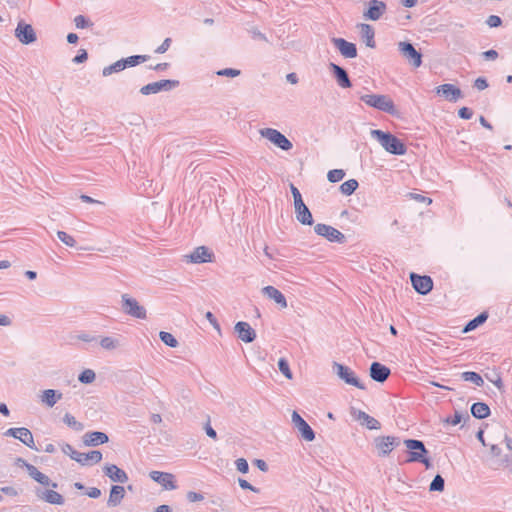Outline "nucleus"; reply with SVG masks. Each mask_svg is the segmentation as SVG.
<instances>
[{
    "label": "nucleus",
    "mask_w": 512,
    "mask_h": 512,
    "mask_svg": "<svg viewBox=\"0 0 512 512\" xmlns=\"http://www.w3.org/2000/svg\"><path fill=\"white\" fill-rule=\"evenodd\" d=\"M17 439L21 441L27 447L38 451V448L35 445L33 434L28 428L19 427L17 433Z\"/></svg>",
    "instance_id": "473e14b6"
},
{
    "label": "nucleus",
    "mask_w": 512,
    "mask_h": 512,
    "mask_svg": "<svg viewBox=\"0 0 512 512\" xmlns=\"http://www.w3.org/2000/svg\"><path fill=\"white\" fill-rule=\"evenodd\" d=\"M292 422L295 428H297V430L300 432L303 439L309 442L315 439V432L313 429L296 411H293L292 413Z\"/></svg>",
    "instance_id": "4468645a"
},
{
    "label": "nucleus",
    "mask_w": 512,
    "mask_h": 512,
    "mask_svg": "<svg viewBox=\"0 0 512 512\" xmlns=\"http://www.w3.org/2000/svg\"><path fill=\"white\" fill-rule=\"evenodd\" d=\"M87 495L93 499L99 498L101 496V490L97 487L89 488L87 491Z\"/></svg>",
    "instance_id": "338daca9"
},
{
    "label": "nucleus",
    "mask_w": 512,
    "mask_h": 512,
    "mask_svg": "<svg viewBox=\"0 0 512 512\" xmlns=\"http://www.w3.org/2000/svg\"><path fill=\"white\" fill-rule=\"evenodd\" d=\"M328 67L330 72L333 74L337 84L341 88H350L352 86V82L349 78V75L343 67L333 62H331Z\"/></svg>",
    "instance_id": "a211bd4d"
},
{
    "label": "nucleus",
    "mask_w": 512,
    "mask_h": 512,
    "mask_svg": "<svg viewBox=\"0 0 512 512\" xmlns=\"http://www.w3.org/2000/svg\"><path fill=\"white\" fill-rule=\"evenodd\" d=\"M238 483H239V486L244 489V490H250V491H253V492H259V490L254 487L253 485H251L247 480L245 479H242V478H239L238 479Z\"/></svg>",
    "instance_id": "bf43d9fd"
},
{
    "label": "nucleus",
    "mask_w": 512,
    "mask_h": 512,
    "mask_svg": "<svg viewBox=\"0 0 512 512\" xmlns=\"http://www.w3.org/2000/svg\"><path fill=\"white\" fill-rule=\"evenodd\" d=\"M461 378L464 381L472 382L473 384H475L478 387H481L484 384V380L481 377V375L474 371H465V372L461 373Z\"/></svg>",
    "instance_id": "e433bc0d"
},
{
    "label": "nucleus",
    "mask_w": 512,
    "mask_h": 512,
    "mask_svg": "<svg viewBox=\"0 0 512 512\" xmlns=\"http://www.w3.org/2000/svg\"><path fill=\"white\" fill-rule=\"evenodd\" d=\"M462 418H463L462 414L459 413L458 411H455L454 415L451 417H448L446 422L455 426L462 421Z\"/></svg>",
    "instance_id": "680f3d73"
},
{
    "label": "nucleus",
    "mask_w": 512,
    "mask_h": 512,
    "mask_svg": "<svg viewBox=\"0 0 512 512\" xmlns=\"http://www.w3.org/2000/svg\"><path fill=\"white\" fill-rule=\"evenodd\" d=\"M74 460L82 466H91L102 460V453L99 450H93L88 453H80V456L74 457Z\"/></svg>",
    "instance_id": "a878e982"
},
{
    "label": "nucleus",
    "mask_w": 512,
    "mask_h": 512,
    "mask_svg": "<svg viewBox=\"0 0 512 512\" xmlns=\"http://www.w3.org/2000/svg\"><path fill=\"white\" fill-rule=\"evenodd\" d=\"M178 80L172 79H163L157 82H152L147 85H144L140 88V93L142 95H151L157 94L161 91H170L179 86Z\"/></svg>",
    "instance_id": "6e6552de"
},
{
    "label": "nucleus",
    "mask_w": 512,
    "mask_h": 512,
    "mask_svg": "<svg viewBox=\"0 0 512 512\" xmlns=\"http://www.w3.org/2000/svg\"><path fill=\"white\" fill-rule=\"evenodd\" d=\"M482 56L486 60H495L498 57V52L496 50L490 49V50L484 51L482 53Z\"/></svg>",
    "instance_id": "69168bd1"
},
{
    "label": "nucleus",
    "mask_w": 512,
    "mask_h": 512,
    "mask_svg": "<svg viewBox=\"0 0 512 512\" xmlns=\"http://www.w3.org/2000/svg\"><path fill=\"white\" fill-rule=\"evenodd\" d=\"M398 49L410 65L415 68L422 65V54L420 51L416 50L412 43L406 41L399 42Z\"/></svg>",
    "instance_id": "1a4fd4ad"
},
{
    "label": "nucleus",
    "mask_w": 512,
    "mask_h": 512,
    "mask_svg": "<svg viewBox=\"0 0 512 512\" xmlns=\"http://www.w3.org/2000/svg\"><path fill=\"white\" fill-rule=\"evenodd\" d=\"M186 257L188 258V262L200 264L211 262L213 253L207 247L199 246Z\"/></svg>",
    "instance_id": "b1692460"
},
{
    "label": "nucleus",
    "mask_w": 512,
    "mask_h": 512,
    "mask_svg": "<svg viewBox=\"0 0 512 512\" xmlns=\"http://www.w3.org/2000/svg\"><path fill=\"white\" fill-rule=\"evenodd\" d=\"M63 422L69 427L75 429L76 431H80L83 429V424L76 421L75 417L70 413H66L63 417Z\"/></svg>",
    "instance_id": "c03bdc74"
},
{
    "label": "nucleus",
    "mask_w": 512,
    "mask_h": 512,
    "mask_svg": "<svg viewBox=\"0 0 512 512\" xmlns=\"http://www.w3.org/2000/svg\"><path fill=\"white\" fill-rule=\"evenodd\" d=\"M390 369L380 362H372L369 368V375L372 380L383 383L390 376Z\"/></svg>",
    "instance_id": "6ab92c4d"
},
{
    "label": "nucleus",
    "mask_w": 512,
    "mask_h": 512,
    "mask_svg": "<svg viewBox=\"0 0 512 512\" xmlns=\"http://www.w3.org/2000/svg\"><path fill=\"white\" fill-rule=\"evenodd\" d=\"M444 487V478L440 474H437L430 483L429 490L432 492H442L444 490Z\"/></svg>",
    "instance_id": "a19ab883"
},
{
    "label": "nucleus",
    "mask_w": 512,
    "mask_h": 512,
    "mask_svg": "<svg viewBox=\"0 0 512 512\" xmlns=\"http://www.w3.org/2000/svg\"><path fill=\"white\" fill-rule=\"evenodd\" d=\"M150 59L149 55H132L127 58H122L123 67L126 69L128 67H134L141 63L146 62Z\"/></svg>",
    "instance_id": "c9c22d12"
},
{
    "label": "nucleus",
    "mask_w": 512,
    "mask_h": 512,
    "mask_svg": "<svg viewBox=\"0 0 512 512\" xmlns=\"http://www.w3.org/2000/svg\"><path fill=\"white\" fill-rule=\"evenodd\" d=\"M235 465H236L237 470L243 474H245L249 471L248 462L244 458H238L235 461Z\"/></svg>",
    "instance_id": "603ef678"
},
{
    "label": "nucleus",
    "mask_w": 512,
    "mask_h": 512,
    "mask_svg": "<svg viewBox=\"0 0 512 512\" xmlns=\"http://www.w3.org/2000/svg\"><path fill=\"white\" fill-rule=\"evenodd\" d=\"M387 10L385 2L380 0H369L367 3V9L363 12V16L367 20L377 21Z\"/></svg>",
    "instance_id": "ddd939ff"
},
{
    "label": "nucleus",
    "mask_w": 512,
    "mask_h": 512,
    "mask_svg": "<svg viewBox=\"0 0 512 512\" xmlns=\"http://www.w3.org/2000/svg\"><path fill=\"white\" fill-rule=\"evenodd\" d=\"M436 93L443 96L450 102H456L458 99L463 97V93L460 88L448 83L437 86Z\"/></svg>",
    "instance_id": "f3484780"
},
{
    "label": "nucleus",
    "mask_w": 512,
    "mask_h": 512,
    "mask_svg": "<svg viewBox=\"0 0 512 512\" xmlns=\"http://www.w3.org/2000/svg\"><path fill=\"white\" fill-rule=\"evenodd\" d=\"M125 496V488L120 485H113L110 490L109 498L107 501L108 507L118 506Z\"/></svg>",
    "instance_id": "2f4dec72"
},
{
    "label": "nucleus",
    "mask_w": 512,
    "mask_h": 512,
    "mask_svg": "<svg viewBox=\"0 0 512 512\" xmlns=\"http://www.w3.org/2000/svg\"><path fill=\"white\" fill-rule=\"evenodd\" d=\"M88 59V53L85 49H80L78 54L73 58V63L81 64L84 63Z\"/></svg>",
    "instance_id": "6e6d98bb"
},
{
    "label": "nucleus",
    "mask_w": 512,
    "mask_h": 512,
    "mask_svg": "<svg viewBox=\"0 0 512 512\" xmlns=\"http://www.w3.org/2000/svg\"><path fill=\"white\" fill-rule=\"evenodd\" d=\"M488 319V312L484 311L478 314L475 318L468 321V323L464 326L463 332L467 333L470 332L480 325L484 324L486 320Z\"/></svg>",
    "instance_id": "f704fd0d"
},
{
    "label": "nucleus",
    "mask_w": 512,
    "mask_h": 512,
    "mask_svg": "<svg viewBox=\"0 0 512 512\" xmlns=\"http://www.w3.org/2000/svg\"><path fill=\"white\" fill-rule=\"evenodd\" d=\"M121 299V308L125 314L137 319H146L147 313L145 307L140 305L135 298H132L128 294H123Z\"/></svg>",
    "instance_id": "39448f33"
},
{
    "label": "nucleus",
    "mask_w": 512,
    "mask_h": 512,
    "mask_svg": "<svg viewBox=\"0 0 512 512\" xmlns=\"http://www.w3.org/2000/svg\"><path fill=\"white\" fill-rule=\"evenodd\" d=\"M62 452L66 455H68L71 459L74 460V457L80 456V452L76 451L72 445L68 443H64L61 447Z\"/></svg>",
    "instance_id": "3c124183"
},
{
    "label": "nucleus",
    "mask_w": 512,
    "mask_h": 512,
    "mask_svg": "<svg viewBox=\"0 0 512 512\" xmlns=\"http://www.w3.org/2000/svg\"><path fill=\"white\" fill-rule=\"evenodd\" d=\"M374 445L380 457H385L400 445V438L395 436H379L374 439Z\"/></svg>",
    "instance_id": "9d476101"
},
{
    "label": "nucleus",
    "mask_w": 512,
    "mask_h": 512,
    "mask_svg": "<svg viewBox=\"0 0 512 512\" xmlns=\"http://www.w3.org/2000/svg\"><path fill=\"white\" fill-rule=\"evenodd\" d=\"M410 280L415 291L421 295H426L433 289V280L430 276L411 273Z\"/></svg>",
    "instance_id": "9b49d317"
},
{
    "label": "nucleus",
    "mask_w": 512,
    "mask_h": 512,
    "mask_svg": "<svg viewBox=\"0 0 512 512\" xmlns=\"http://www.w3.org/2000/svg\"><path fill=\"white\" fill-rule=\"evenodd\" d=\"M150 478L160 484L166 490H174L177 488L175 476L168 472L151 471Z\"/></svg>",
    "instance_id": "dca6fc26"
},
{
    "label": "nucleus",
    "mask_w": 512,
    "mask_h": 512,
    "mask_svg": "<svg viewBox=\"0 0 512 512\" xmlns=\"http://www.w3.org/2000/svg\"><path fill=\"white\" fill-rule=\"evenodd\" d=\"M360 100L366 105L390 115L395 116L398 113L393 100L388 95L365 94L360 97Z\"/></svg>",
    "instance_id": "f03ea898"
},
{
    "label": "nucleus",
    "mask_w": 512,
    "mask_h": 512,
    "mask_svg": "<svg viewBox=\"0 0 512 512\" xmlns=\"http://www.w3.org/2000/svg\"><path fill=\"white\" fill-rule=\"evenodd\" d=\"M351 414L356 420L361 421V424L365 425L370 430H378L381 428L380 422L364 411L352 408Z\"/></svg>",
    "instance_id": "4be33fe9"
},
{
    "label": "nucleus",
    "mask_w": 512,
    "mask_h": 512,
    "mask_svg": "<svg viewBox=\"0 0 512 512\" xmlns=\"http://www.w3.org/2000/svg\"><path fill=\"white\" fill-rule=\"evenodd\" d=\"M471 414L477 419H485L490 415V408L484 402H476L471 406Z\"/></svg>",
    "instance_id": "72a5a7b5"
},
{
    "label": "nucleus",
    "mask_w": 512,
    "mask_h": 512,
    "mask_svg": "<svg viewBox=\"0 0 512 512\" xmlns=\"http://www.w3.org/2000/svg\"><path fill=\"white\" fill-rule=\"evenodd\" d=\"M95 378L96 374L91 369H86L82 371L78 376V380L83 384H90L95 380Z\"/></svg>",
    "instance_id": "37998d69"
},
{
    "label": "nucleus",
    "mask_w": 512,
    "mask_h": 512,
    "mask_svg": "<svg viewBox=\"0 0 512 512\" xmlns=\"http://www.w3.org/2000/svg\"><path fill=\"white\" fill-rule=\"evenodd\" d=\"M27 472L31 478L43 486H51L52 488H57L58 486L57 483L52 482L47 475L40 472L34 465H27Z\"/></svg>",
    "instance_id": "bb28decb"
},
{
    "label": "nucleus",
    "mask_w": 512,
    "mask_h": 512,
    "mask_svg": "<svg viewBox=\"0 0 512 512\" xmlns=\"http://www.w3.org/2000/svg\"><path fill=\"white\" fill-rule=\"evenodd\" d=\"M63 394L59 390L46 389L41 392L39 399L41 403L48 407H53L59 400H61Z\"/></svg>",
    "instance_id": "cd10ccee"
},
{
    "label": "nucleus",
    "mask_w": 512,
    "mask_h": 512,
    "mask_svg": "<svg viewBox=\"0 0 512 512\" xmlns=\"http://www.w3.org/2000/svg\"><path fill=\"white\" fill-rule=\"evenodd\" d=\"M171 43H172V39L171 38L164 39L162 44L156 48L155 53H158V54L165 53L170 48Z\"/></svg>",
    "instance_id": "4d7b16f0"
},
{
    "label": "nucleus",
    "mask_w": 512,
    "mask_h": 512,
    "mask_svg": "<svg viewBox=\"0 0 512 512\" xmlns=\"http://www.w3.org/2000/svg\"><path fill=\"white\" fill-rule=\"evenodd\" d=\"M83 444L89 447H96L109 441L106 433L100 431L87 432L82 437Z\"/></svg>",
    "instance_id": "412c9836"
},
{
    "label": "nucleus",
    "mask_w": 512,
    "mask_h": 512,
    "mask_svg": "<svg viewBox=\"0 0 512 512\" xmlns=\"http://www.w3.org/2000/svg\"><path fill=\"white\" fill-rule=\"evenodd\" d=\"M187 499L189 502H199L204 499V496L201 493L189 491L187 493Z\"/></svg>",
    "instance_id": "052dcab7"
},
{
    "label": "nucleus",
    "mask_w": 512,
    "mask_h": 512,
    "mask_svg": "<svg viewBox=\"0 0 512 512\" xmlns=\"http://www.w3.org/2000/svg\"><path fill=\"white\" fill-rule=\"evenodd\" d=\"M100 346L107 350L112 351L120 347L121 343L119 339L113 338V337H102L99 341Z\"/></svg>",
    "instance_id": "58836bf2"
},
{
    "label": "nucleus",
    "mask_w": 512,
    "mask_h": 512,
    "mask_svg": "<svg viewBox=\"0 0 512 512\" xmlns=\"http://www.w3.org/2000/svg\"><path fill=\"white\" fill-rule=\"evenodd\" d=\"M458 116L462 119L469 120L473 116V111L468 107H462L458 110Z\"/></svg>",
    "instance_id": "13d9d810"
},
{
    "label": "nucleus",
    "mask_w": 512,
    "mask_h": 512,
    "mask_svg": "<svg viewBox=\"0 0 512 512\" xmlns=\"http://www.w3.org/2000/svg\"><path fill=\"white\" fill-rule=\"evenodd\" d=\"M124 69L125 68L123 67L122 59H120V60L116 61L115 63H113V64H111L109 66L104 67L103 70H102V75L104 77H107V76H110L113 73L121 72Z\"/></svg>",
    "instance_id": "ea45409f"
},
{
    "label": "nucleus",
    "mask_w": 512,
    "mask_h": 512,
    "mask_svg": "<svg viewBox=\"0 0 512 512\" xmlns=\"http://www.w3.org/2000/svg\"><path fill=\"white\" fill-rule=\"evenodd\" d=\"M278 369L287 379H292V372L290 370L289 363L285 358H280L278 360Z\"/></svg>",
    "instance_id": "49530a36"
},
{
    "label": "nucleus",
    "mask_w": 512,
    "mask_h": 512,
    "mask_svg": "<svg viewBox=\"0 0 512 512\" xmlns=\"http://www.w3.org/2000/svg\"><path fill=\"white\" fill-rule=\"evenodd\" d=\"M332 44L339 50L340 54L345 58L357 57V47L354 43L345 40L344 38L333 37Z\"/></svg>",
    "instance_id": "2eb2a0df"
},
{
    "label": "nucleus",
    "mask_w": 512,
    "mask_h": 512,
    "mask_svg": "<svg viewBox=\"0 0 512 512\" xmlns=\"http://www.w3.org/2000/svg\"><path fill=\"white\" fill-rule=\"evenodd\" d=\"M74 23H75V26L78 29L88 28V27H91L93 25V23L87 17H85L84 15L76 16L74 18Z\"/></svg>",
    "instance_id": "09e8293b"
},
{
    "label": "nucleus",
    "mask_w": 512,
    "mask_h": 512,
    "mask_svg": "<svg viewBox=\"0 0 512 512\" xmlns=\"http://www.w3.org/2000/svg\"><path fill=\"white\" fill-rule=\"evenodd\" d=\"M332 368L333 372L346 384L355 386L361 390L366 389V386L358 379L354 371L348 366L338 362H333Z\"/></svg>",
    "instance_id": "20e7f679"
},
{
    "label": "nucleus",
    "mask_w": 512,
    "mask_h": 512,
    "mask_svg": "<svg viewBox=\"0 0 512 512\" xmlns=\"http://www.w3.org/2000/svg\"><path fill=\"white\" fill-rule=\"evenodd\" d=\"M404 444L410 450L407 462L422 463L427 469L432 466L430 459L427 457L429 451L421 440L406 439L404 440Z\"/></svg>",
    "instance_id": "7ed1b4c3"
},
{
    "label": "nucleus",
    "mask_w": 512,
    "mask_h": 512,
    "mask_svg": "<svg viewBox=\"0 0 512 512\" xmlns=\"http://www.w3.org/2000/svg\"><path fill=\"white\" fill-rule=\"evenodd\" d=\"M262 292L268 298L274 300L281 308L287 307V301L284 294L273 286H265Z\"/></svg>",
    "instance_id": "7c9ffc66"
},
{
    "label": "nucleus",
    "mask_w": 512,
    "mask_h": 512,
    "mask_svg": "<svg viewBox=\"0 0 512 512\" xmlns=\"http://www.w3.org/2000/svg\"><path fill=\"white\" fill-rule=\"evenodd\" d=\"M235 332L238 334V338L245 343H251L256 338L255 330L250 326L249 323L239 321L235 324Z\"/></svg>",
    "instance_id": "aec40b11"
},
{
    "label": "nucleus",
    "mask_w": 512,
    "mask_h": 512,
    "mask_svg": "<svg viewBox=\"0 0 512 512\" xmlns=\"http://www.w3.org/2000/svg\"><path fill=\"white\" fill-rule=\"evenodd\" d=\"M205 317L215 329L220 330V325L212 312H206Z\"/></svg>",
    "instance_id": "0e129e2a"
},
{
    "label": "nucleus",
    "mask_w": 512,
    "mask_h": 512,
    "mask_svg": "<svg viewBox=\"0 0 512 512\" xmlns=\"http://www.w3.org/2000/svg\"><path fill=\"white\" fill-rule=\"evenodd\" d=\"M345 177V171L342 169L330 170L327 174V178L330 182L336 183L341 181Z\"/></svg>",
    "instance_id": "a18cd8bd"
},
{
    "label": "nucleus",
    "mask_w": 512,
    "mask_h": 512,
    "mask_svg": "<svg viewBox=\"0 0 512 512\" xmlns=\"http://www.w3.org/2000/svg\"><path fill=\"white\" fill-rule=\"evenodd\" d=\"M103 472L113 482L126 483L129 479L127 473L115 464L105 465Z\"/></svg>",
    "instance_id": "5701e85b"
},
{
    "label": "nucleus",
    "mask_w": 512,
    "mask_h": 512,
    "mask_svg": "<svg viewBox=\"0 0 512 512\" xmlns=\"http://www.w3.org/2000/svg\"><path fill=\"white\" fill-rule=\"evenodd\" d=\"M260 134L262 137L268 139L270 142L284 151H288L293 147L292 142L280 131L274 128L261 129Z\"/></svg>",
    "instance_id": "423d86ee"
},
{
    "label": "nucleus",
    "mask_w": 512,
    "mask_h": 512,
    "mask_svg": "<svg viewBox=\"0 0 512 512\" xmlns=\"http://www.w3.org/2000/svg\"><path fill=\"white\" fill-rule=\"evenodd\" d=\"M15 37L25 45L31 44L36 41L37 36L30 24L24 21H19L15 29Z\"/></svg>",
    "instance_id": "f8f14e48"
},
{
    "label": "nucleus",
    "mask_w": 512,
    "mask_h": 512,
    "mask_svg": "<svg viewBox=\"0 0 512 512\" xmlns=\"http://www.w3.org/2000/svg\"><path fill=\"white\" fill-rule=\"evenodd\" d=\"M57 237L61 242H63L65 245L69 247H74L76 245L75 239L64 231H58Z\"/></svg>",
    "instance_id": "de8ad7c7"
},
{
    "label": "nucleus",
    "mask_w": 512,
    "mask_h": 512,
    "mask_svg": "<svg viewBox=\"0 0 512 512\" xmlns=\"http://www.w3.org/2000/svg\"><path fill=\"white\" fill-rule=\"evenodd\" d=\"M486 24L491 28H496L502 25V19L498 15H490L486 20Z\"/></svg>",
    "instance_id": "864d4df0"
},
{
    "label": "nucleus",
    "mask_w": 512,
    "mask_h": 512,
    "mask_svg": "<svg viewBox=\"0 0 512 512\" xmlns=\"http://www.w3.org/2000/svg\"><path fill=\"white\" fill-rule=\"evenodd\" d=\"M474 87L478 90H484L488 87V82L484 77H478L474 82Z\"/></svg>",
    "instance_id": "e2e57ef3"
},
{
    "label": "nucleus",
    "mask_w": 512,
    "mask_h": 512,
    "mask_svg": "<svg viewBox=\"0 0 512 512\" xmlns=\"http://www.w3.org/2000/svg\"><path fill=\"white\" fill-rule=\"evenodd\" d=\"M370 134L387 152L399 156L406 154V145L392 133L374 129Z\"/></svg>",
    "instance_id": "f257e3e1"
},
{
    "label": "nucleus",
    "mask_w": 512,
    "mask_h": 512,
    "mask_svg": "<svg viewBox=\"0 0 512 512\" xmlns=\"http://www.w3.org/2000/svg\"><path fill=\"white\" fill-rule=\"evenodd\" d=\"M216 74L218 76L234 78V77L239 76L241 74V71L238 69H234V68H225V69H221V70L217 71Z\"/></svg>",
    "instance_id": "8fccbe9b"
},
{
    "label": "nucleus",
    "mask_w": 512,
    "mask_h": 512,
    "mask_svg": "<svg viewBox=\"0 0 512 512\" xmlns=\"http://www.w3.org/2000/svg\"><path fill=\"white\" fill-rule=\"evenodd\" d=\"M290 190H291V193L294 198V206H296L297 204L304 203V201L302 199V195L296 186H294L293 184H290Z\"/></svg>",
    "instance_id": "5fc2aeb1"
},
{
    "label": "nucleus",
    "mask_w": 512,
    "mask_h": 512,
    "mask_svg": "<svg viewBox=\"0 0 512 512\" xmlns=\"http://www.w3.org/2000/svg\"><path fill=\"white\" fill-rule=\"evenodd\" d=\"M159 337L164 344L171 348H175L179 344L177 339L169 332L161 331Z\"/></svg>",
    "instance_id": "79ce46f5"
},
{
    "label": "nucleus",
    "mask_w": 512,
    "mask_h": 512,
    "mask_svg": "<svg viewBox=\"0 0 512 512\" xmlns=\"http://www.w3.org/2000/svg\"><path fill=\"white\" fill-rule=\"evenodd\" d=\"M36 493V496L47 502V503H50V504H55V505H62L64 503V498L63 496L52 490V489H49V490H42V489H36L35 491Z\"/></svg>",
    "instance_id": "393cba45"
},
{
    "label": "nucleus",
    "mask_w": 512,
    "mask_h": 512,
    "mask_svg": "<svg viewBox=\"0 0 512 512\" xmlns=\"http://www.w3.org/2000/svg\"><path fill=\"white\" fill-rule=\"evenodd\" d=\"M317 235L324 237L329 242L343 244L346 242V236L338 229L323 223L314 226Z\"/></svg>",
    "instance_id": "0eeeda50"
},
{
    "label": "nucleus",
    "mask_w": 512,
    "mask_h": 512,
    "mask_svg": "<svg viewBox=\"0 0 512 512\" xmlns=\"http://www.w3.org/2000/svg\"><path fill=\"white\" fill-rule=\"evenodd\" d=\"M358 186H359V183L356 179H349V180L343 182L340 185L339 189L343 195L350 196L356 191Z\"/></svg>",
    "instance_id": "4c0bfd02"
},
{
    "label": "nucleus",
    "mask_w": 512,
    "mask_h": 512,
    "mask_svg": "<svg viewBox=\"0 0 512 512\" xmlns=\"http://www.w3.org/2000/svg\"><path fill=\"white\" fill-rule=\"evenodd\" d=\"M358 28L360 29V35L364 43L367 47L375 48L376 42H375V31L374 28L365 23H361L358 25Z\"/></svg>",
    "instance_id": "c756f323"
},
{
    "label": "nucleus",
    "mask_w": 512,
    "mask_h": 512,
    "mask_svg": "<svg viewBox=\"0 0 512 512\" xmlns=\"http://www.w3.org/2000/svg\"><path fill=\"white\" fill-rule=\"evenodd\" d=\"M295 207L296 219L303 225H312L314 220L312 213L305 203L297 204Z\"/></svg>",
    "instance_id": "c85d7f7f"
},
{
    "label": "nucleus",
    "mask_w": 512,
    "mask_h": 512,
    "mask_svg": "<svg viewBox=\"0 0 512 512\" xmlns=\"http://www.w3.org/2000/svg\"><path fill=\"white\" fill-rule=\"evenodd\" d=\"M1 492H3L6 495H9V496H17L18 495L17 490L12 486L2 487Z\"/></svg>",
    "instance_id": "774afa93"
}]
</instances>
